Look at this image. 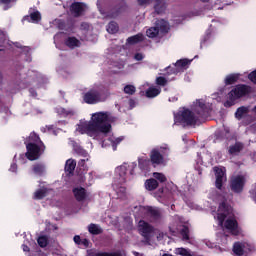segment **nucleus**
Here are the masks:
<instances>
[{
    "label": "nucleus",
    "instance_id": "f257e3e1",
    "mask_svg": "<svg viewBox=\"0 0 256 256\" xmlns=\"http://www.w3.org/2000/svg\"><path fill=\"white\" fill-rule=\"evenodd\" d=\"M111 118H109V112L94 113L91 120L84 122L78 126V131L82 135H97L98 133H110L111 132Z\"/></svg>",
    "mask_w": 256,
    "mask_h": 256
},
{
    "label": "nucleus",
    "instance_id": "f03ea898",
    "mask_svg": "<svg viewBox=\"0 0 256 256\" xmlns=\"http://www.w3.org/2000/svg\"><path fill=\"white\" fill-rule=\"evenodd\" d=\"M107 93L109 90L105 86H94L83 94L82 99L87 105H97V103H103L107 99Z\"/></svg>",
    "mask_w": 256,
    "mask_h": 256
},
{
    "label": "nucleus",
    "instance_id": "7ed1b4c3",
    "mask_svg": "<svg viewBox=\"0 0 256 256\" xmlns=\"http://www.w3.org/2000/svg\"><path fill=\"white\" fill-rule=\"evenodd\" d=\"M251 93V86L245 84H238L228 93V100L224 103L225 107H233L237 99L245 97Z\"/></svg>",
    "mask_w": 256,
    "mask_h": 256
},
{
    "label": "nucleus",
    "instance_id": "20e7f679",
    "mask_svg": "<svg viewBox=\"0 0 256 256\" xmlns=\"http://www.w3.org/2000/svg\"><path fill=\"white\" fill-rule=\"evenodd\" d=\"M174 121L175 123L184 125V127H193L197 125V121H199V118L195 116V113H193V111L189 109H184L174 115Z\"/></svg>",
    "mask_w": 256,
    "mask_h": 256
},
{
    "label": "nucleus",
    "instance_id": "39448f33",
    "mask_svg": "<svg viewBox=\"0 0 256 256\" xmlns=\"http://www.w3.org/2000/svg\"><path fill=\"white\" fill-rule=\"evenodd\" d=\"M26 157L29 161H37L39 157H41V151H45V148H43V145L39 146L33 142H29L26 145Z\"/></svg>",
    "mask_w": 256,
    "mask_h": 256
},
{
    "label": "nucleus",
    "instance_id": "423d86ee",
    "mask_svg": "<svg viewBox=\"0 0 256 256\" xmlns=\"http://www.w3.org/2000/svg\"><path fill=\"white\" fill-rule=\"evenodd\" d=\"M230 189L233 193H243L245 189V176L237 175L230 180Z\"/></svg>",
    "mask_w": 256,
    "mask_h": 256
},
{
    "label": "nucleus",
    "instance_id": "0eeeda50",
    "mask_svg": "<svg viewBox=\"0 0 256 256\" xmlns=\"http://www.w3.org/2000/svg\"><path fill=\"white\" fill-rule=\"evenodd\" d=\"M213 170L216 177L215 187L221 191V189H223V181H227V169H225V167L215 166Z\"/></svg>",
    "mask_w": 256,
    "mask_h": 256
},
{
    "label": "nucleus",
    "instance_id": "6e6552de",
    "mask_svg": "<svg viewBox=\"0 0 256 256\" xmlns=\"http://www.w3.org/2000/svg\"><path fill=\"white\" fill-rule=\"evenodd\" d=\"M231 205L227 204V202L223 201L219 204L217 219L219 221V225H223L225 223V219H227L228 215H231Z\"/></svg>",
    "mask_w": 256,
    "mask_h": 256
},
{
    "label": "nucleus",
    "instance_id": "1a4fd4ad",
    "mask_svg": "<svg viewBox=\"0 0 256 256\" xmlns=\"http://www.w3.org/2000/svg\"><path fill=\"white\" fill-rule=\"evenodd\" d=\"M145 213L149 217L152 223H159L161 219H163V213L161 212L160 208L153 207V206H146Z\"/></svg>",
    "mask_w": 256,
    "mask_h": 256
},
{
    "label": "nucleus",
    "instance_id": "9d476101",
    "mask_svg": "<svg viewBox=\"0 0 256 256\" xmlns=\"http://www.w3.org/2000/svg\"><path fill=\"white\" fill-rule=\"evenodd\" d=\"M224 227L230 231L231 235H234V237L241 235V227H239V222H237L235 218H228L224 222Z\"/></svg>",
    "mask_w": 256,
    "mask_h": 256
},
{
    "label": "nucleus",
    "instance_id": "9b49d317",
    "mask_svg": "<svg viewBox=\"0 0 256 256\" xmlns=\"http://www.w3.org/2000/svg\"><path fill=\"white\" fill-rule=\"evenodd\" d=\"M137 168V164L133 163L131 165L124 164L122 166H119L116 171L119 175V177L122 178V181L125 183L127 181V171H129V175L133 176L135 175V169Z\"/></svg>",
    "mask_w": 256,
    "mask_h": 256
},
{
    "label": "nucleus",
    "instance_id": "f8f14e48",
    "mask_svg": "<svg viewBox=\"0 0 256 256\" xmlns=\"http://www.w3.org/2000/svg\"><path fill=\"white\" fill-rule=\"evenodd\" d=\"M138 231L146 241H149L151 239V233H153L154 228L148 222L140 220L138 224Z\"/></svg>",
    "mask_w": 256,
    "mask_h": 256
},
{
    "label": "nucleus",
    "instance_id": "ddd939ff",
    "mask_svg": "<svg viewBox=\"0 0 256 256\" xmlns=\"http://www.w3.org/2000/svg\"><path fill=\"white\" fill-rule=\"evenodd\" d=\"M150 161L154 167H157V165H163L165 163V158L159 149L154 148L150 152Z\"/></svg>",
    "mask_w": 256,
    "mask_h": 256
},
{
    "label": "nucleus",
    "instance_id": "4468645a",
    "mask_svg": "<svg viewBox=\"0 0 256 256\" xmlns=\"http://www.w3.org/2000/svg\"><path fill=\"white\" fill-rule=\"evenodd\" d=\"M126 9L127 4L121 2L107 12L106 17H109V19H117V17H119L121 13L125 12Z\"/></svg>",
    "mask_w": 256,
    "mask_h": 256
},
{
    "label": "nucleus",
    "instance_id": "2eb2a0df",
    "mask_svg": "<svg viewBox=\"0 0 256 256\" xmlns=\"http://www.w3.org/2000/svg\"><path fill=\"white\" fill-rule=\"evenodd\" d=\"M87 6L83 2H73L70 5V13L73 17H81L85 13V8Z\"/></svg>",
    "mask_w": 256,
    "mask_h": 256
},
{
    "label": "nucleus",
    "instance_id": "dca6fc26",
    "mask_svg": "<svg viewBox=\"0 0 256 256\" xmlns=\"http://www.w3.org/2000/svg\"><path fill=\"white\" fill-rule=\"evenodd\" d=\"M72 193L78 203H81L87 199V190L84 187L73 188Z\"/></svg>",
    "mask_w": 256,
    "mask_h": 256
},
{
    "label": "nucleus",
    "instance_id": "f3484780",
    "mask_svg": "<svg viewBox=\"0 0 256 256\" xmlns=\"http://www.w3.org/2000/svg\"><path fill=\"white\" fill-rule=\"evenodd\" d=\"M152 162L148 158H138V167L141 171H145V173H149L151 171Z\"/></svg>",
    "mask_w": 256,
    "mask_h": 256
},
{
    "label": "nucleus",
    "instance_id": "a211bd4d",
    "mask_svg": "<svg viewBox=\"0 0 256 256\" xmlns=\"http://www.w3.org/2000/svg\"><path fill=\"white\" fill-rule=\"evenodd\" d=\"M196 113L202 119H205V117H209V108H207L205 102H198V106L196 107Z\"/></svg>",
    "mask_w": 256,
    "mask_h": 256
},
{
    "label": "nucleus",
    "instance_id": "6ab92c4d",
    "mask_svg": "<svg viewBox=\"0 0 256 256\" xmlns=\"http://www.w3.org/2000/svg\"><path fill=\"white\" fill-rule=\"evenodd\" d=\"M88 256H125V253L121 250L116 252H95L93 250H89Z\"/></svg>",
    "mask_w": 256,
    "mask_h": 256
},
{
    "label": "nucleus",
    "instance_id": "aec40b11",
    "mask_svg": "<svg viewBox=\"0 0 256 256\" xmlns=\"http://www.w3.org/2000/svg\"><path fill=\"white\" fill-rule=\"evenodd\" d=\"M75 167H77V161L73 159L67 160L64 168L66 175L69 177L73 176L75 173Z\"/></svg>",
    "mask_w": 256,
    "mask_h": 256
},
{
    "label": "nucleus",
    "instance_id": "412c9836",
    "mask_svg": "<svg viewBox=\"0 0 256 256\" xmlns=\"http://www.w3.org/2000/svg\"><path fill=\"white\" fill-rule=\"evenodd\" d=\"M154 10L157 15H162L167 10V2L165 0H155Z\"/></svg>",
    "mask_w": 256,
    "mask_h": 256
},
{
    "label": "nucleus",
    "instance_id": "4be33fe9",
    "mask_svg": "<svg viewBox=\"0 0 256 256\" xmlns=\"http://www.w3.org/2000/svg\"><path fill=\"white\" fill-rule=\"evenodd\" d=\"M145 40V36L142 33H138L134 36H130L127 38L128 45H137V43H141Z\"/></svg>",
    "mask_w": 256,
    "mask_h": 256
},
{
    "label": "nucleus",
    "instance_id": "5701e85b",
    "mask_svg": "<svg viewBox=\"0 0 256 256\" xmlns=\"http://www.w3.org/2000/svg\"><path fill=\"white\" fill-rule=\"evenodd\" d=\"M243 143L242 142H236L234 145H231L229 147L228 153L229 155H237V153H241L243 151Z\"/></svg>",
    "mask_w": 256,
    "mask_h": 256
},
{
    "label": "nucleus",
    "instance_id": "b1692460",
    "mask_svg": "<svg viewBox=\"0 0 256 256\" xmlns=\"http://www.w3.org/2000/svg\"><path fill=\"white\" fill-rule=\"evenodd\" d=\"M65 45L66 47H69V49H75V47H79V45H81V42L74 36H70L65 40Z\"/></svg>",
    "mask_w": 256,
    "mask_h": 256
},
{
    "label": "nucleus",
    "instance_id": "393cba45",
    "mask_svg": "<svg viewBox=\"0 0 256 256\" xmlns=\"http://www.w3.org/2000/svg\"><path fill=\"white\" fill-rule=\"evenodd\" d=\"M159 95H161V88L149 87L146 90V97H148V99H154V97H157Z\"/></svg>",
    "mask_w": 256,
    "mask_h": 256
},
{
    "label": "nucleus",
    "instance_id": "a878e982",
    "mask_svg": "<svg viewBox=\"0 0 256 256\" xmlns=\"http://www.w3.org/2000/svg\"><path fill=\"white\" fill-rule=\"evenodd\" d=\"M145 187L148 191H155L159 187V182L155 178L146 180Z\"/></svg>",
    "mask_w": 256,
    "mask_h": 256
},
{
    "label": "nucleus",
    "instance_id": "bb28decb",
    "mask_svg": "<svg viewBox=\"0 0 256 256\" xmlns=\"http://www.w3.org/2000/svg\"><path fill=\"white\" fill-rule=\"evenodd\" d=\"M32 171L35 175H43L45 173V164L43 163H36L32 166Z\"/></svg>",
    "mask_w": 256,
    "mask_h": 256
},
{
    "label": "nucleus",
    "instance_id": "cd10ccee",
    "mask_svg": "<svg viewBox=\"0 0 256 256\" xmlns=\"http://www.w3.org/2000/svg\"><path fill=\"white\" fill-rule=\"evenodd\" d=\"M88 231L91 233V235H101V233H103V229L94 223L88 226Z\"/></svg>",
    "mask_w": 256,
    "mask_h": 256
},
{
    "label": "nucleus",
    "instance_id": "c85d7f7f",
    "mask_svg": "<svg viewBox=\"0 0 256 256\" xmlns=\"http://www.w3.org/2000/svg\"><path fill=\"white\" fill-rule=\"evenodd\" d=\"M87 161H89V159H81L78 162V169H79V173L80 175H85V173H87L89 167H87Z\"/></svg>",
    "mask_w": 256,
    "mask_h": 256
},
{
    "label": "nucleus",
    "instance_id": "c756f323",
    "mask_svg": "<svg viewBox=\"0 0 256 256\" xmlns=\"http://www.w3.org/2000/svg\"><path fill=\"white\" fill-rule=\"evenodd\" d=\"M239 81V74H230L225 78V85H235Z\"/></svg>",
    "mask_w": 256,
    "mask_h": 256
},
{
    "label": "nucleus",
    "instance_id": "7c9ffc66",
    "mask_svg": "<svg viewBox=\"0 0 256 256\" xmlns=\"http://www.w3.org/2000/svg\"><path fill=\"white\" fill-rule=\"evenodd\" d=\"M107 31L111 34V35H115V33H117V31H119V24H117V22L115 21H111L109 22V24L107 25Z\"/></svg>",
    "mask_w": 256,
    "mask_h": 256
},
{
    "label": "nucleus",
    "instance_id": "2f4dec72",
    "mask_svg": "<svg viewBox=\"0 0 256 256\" xmlns=\"http://www.w3.org/2000/svg\"><path fill=\"white\" fill-rule=\"evenodd\" d=\"M37 243H38L39 247H41L42 249H45V247H47V245H49V236H47V235L39 236L37 239Z\"/></svg>",
    "mask_w": 256,
    "mask_h": 256
},
{
    "label": "nucleus",
    "instance_id": "473e14b6",
    "mask_svg": "<svg viewBox=\"0 0 256 256\" xmlns=\"http://www.w3.org/2000/svg\"><path fill=\"white\" fill-rule=\"evenodd\" d=\"M146 35L147 37H149L150 39H155V37H157V35H159V27H151L146 31Z\"/></svg>",
    "mask_w": 256,
    "mask_h": 256
},
{
    "label": "nucleus",
    "instance_id": "72a5a7b5",
    "mask_svg": "<svg viewBox=\"0 0 256 256\" xmlns=\"http://www.w3.org/2000/svg\"><path fill=\"white\" fill-rule=\"evenodd\" d=\"M45 197H47V188H41L38 189L35 193H34V199H45Z\"/></svg>",
    "mask_w": 256,
    "mask_h": 256
},
{
    "label": "nucleus",
    "instance_id": "f704fd0d",
    "mask_svg": "<svg viewBox=\"0 0 256 256\" xmlns=\"http://www.w3.org/2000/svg\"><path fill=\"white\" fill-rule=\"evenodd\" d=\"M167 25L168 23L164 19L156 22V27H158L159 31H162V33H167Z\"/></svg>",
    "mask_w": 256,
    "mask_h": 256
},
{
    "label": "nucleus",
    "instance_id": "c9c22d12",
    "mask_svg": "<svg viewBox=\"0 0 256 256\" xmlns=\"http://www.w3.org/2000/svg\"><path fill=\"white\" fill-rule=\"evenodd\" d=\"M245 113H247V107H239L235 112L236 119H243V115H245Z\"/></svg>",
    "mask_w": 256,
    "mask_h": 256
},
{
    "label": "nucleus",
    "instance_id": "e433bc0d",
    "mask_svg": "<svg viewBox=\"0 0 256 256\" xmlns=\"http://www.w3.org/2000/svg\"><path fill=\"white\" fill-rule=\"evenodd\" d=\"M233 252L235 253V255H243L244 250H243V246H241V244L239 242H236L233 246Z\"/></svg>",
    "mask_w": 256,
    "mask_h": 256
},
{
    "label": "nucleus",
    "instance_id": "4c0bfd02",
    "mask_svg": "<svg viewBox=\"0 0 256 256\" xmlns=\"http://www.w3.org/2000/svg\"><path fill=\"white\" fill-rule=\"evenodd\" d=\"M189 63H191V61H189V59H180V60H177V62L175 63V67L183 69V68L187 67V65H189Z\"/></svg>",
    "mask_w": 256,
    "mask_h": 256
},
{
    "label": "nucleus",
    "instance_id": "58836bf2",
    "mask_svg": "<svg viewBox=\"0 0 256 256\" xmlns=\"http://www.w3.org/2000/svg\"><path fill=\"white\" fill-rule=\"evenodd\" d=\"M137 91V88H135L133 85L128 84L124 87V93L126 95H135V92Z\"/></svg>",
    "mask_w": 256,
    "mask_h": 256
},
{
    "label": "nucleus",
    "instance_id": "ea45409f",
    "mask_svg": "<svg viewBox=\"0 0 256 256\" xmlns=\"http://www.w3.org/2000/svg\"><path fill=\"white\" fill-rule=\"evenodd\" d=\"M30 19L34 23H39L41 21V12L40 11H35L30 14Z\"/></svg>",
    "mask_w": 256,
    "mask_h": 256
},
{
    "label": "nucleus",
    "instance_id": "a19ab883",
    "mask_svg": "<svg viewBox=\"0 0 256 256\" xmlns=\"http://www.w3.org/2000/svg\"><path fill=\"white\" fill-rule=\"evenodd\" d=\"M180 234L182 235L183 241H189V227L183 226V228L180 231Z\"/></svg>",
    "mask_w": 256,
    "mask_h": 256
},
{
    "label": "nucleus",
    "instance_id": "79ce46f5",
    "mask_svg": "<svg viewBox=\"0 0 256 256\" xmlns=\"http://www.w3.org/2000/svg\"><path fill=\"white\" fill-rule=\"evenodd\" d=\"M74 151L75 153H77V155H80L81 157H87V151L81 146H74Z\"/></svg>",
    "mask_w": 256,
    "mask_h": 256
},
{
    "label": "nucleus",
    "instance_id": "37998d69",
    "mask_svg": "<svg viewBox=\"0 0 256 256\" xmlns=\"http://www.w3.org/2000/svg\"><path fill=\"white\" fill-rule=\"evenodd\" d=\"M153 177L156 181H160V183H165V181H167V177L164 176L163 173L156 172L153 174Z\"/></svg>",
    "mask_w": 256,
    "mask_h": 256
},
{
    "label": "nucleus",
    "instance_id": "c03bdc74",
    "mask_svg": "<svg viewBox=\"0 0 256 256\" xmlns=\"http://www.w3.org/2000/svg\"><path fill=\"white\" fill-rule=\"evenodd\" d=\"M176 254L177 255H181V256H193L191 255V252H189L187 249L185 248H178L176 250Z\"/></svg>",
    "mask_w": 256,
    "mask_h": 256
},
{
    "label": "nucleus",
    "instance_id": "a18cd8bd",
    "mask_svg": "<svg viewBox=\"0 0 256 256\" xmlns=\"http://www.w3.org/2000/svg\"><path fill=\"white\" fill-rule=\"evenodd\" d=\"M176 254L177 255H181V256H193L191 255V252H189L187 249L185 248H178L176 250Z\"/></svg>",
    "mask_w": 256,
    "mask_h": 256
},
{
    "label": "nucleus",
    "instance_id": "49530a36",
    "mask_svg": "<svg viewBox=\"0 0 256 256\" xmlns=\"http://www.w3.org/2000/svg\"><path fill=\"white\" fill-rule=\"evenodd\" d=\"M156 85H159L160 87H165L167 85V80L163 76H159L156 78Z\"/></svg>",
    "mask_w": 256,
    "mask_h": 256
},
{
    "label": "nucleus",
    "instance_id": "de8ad7c7",
    "mask_svg": "<svg viewBox=\"0 0 256 256\" xmlns=\"http://www.w3.org/2000/svg\"><path fill=\"white\" fill-rule=\"evenodd\" d=\"M30 139H31L32 141H35V143H40V144L42 145L43 149H45V144H43V142L41 141V138L39 137V135H37V134H32V135L30 136Z\"/></svg>",
    "mask_w": 256,
    "mask_h": 256
},
{
    "label": "nucleus",
    "instance_id": "09e8293b",
    "mask_svg": "<svg viewBox=\"0 0 256 256\" xmlns=\"http://www.w3.org/2000/svg\"><path fill=\"white\" fill-rule=\"evenodd\" d=\"M248 79L256 85V69L248 74Z\"/></svg>",
    "mask_w": 256,
    "mask_h": 256
},
{
    "label": "nucleus",
    "instance_id": "8fccbe9b",
    "mask_svg": "<svg viewBox=\"0 0 256 256\" xmlns=\"http://www.w3.org/2000/svg\"><path fill=\"white\" fill-rule=\"evenodd\" d=\"M140 7H147L151 3V0H137Z\"/></svg>",
    "mask_w": 256,
    "mask_h": 256
},
{
    "label": "nucleus",
    "instance_id": "3c124183",
    "mask_svg": "<svg viewBox=\"0 0 256 256\" xmlns=\"http://www.w3.org/2000/svg\"><path fill=\"white\" fill-rule=\"evenodd\" d=\"M6 34L0 30V47L2 46V43H5ZM0 51H3V49H0Z\"/></svg>",
    "mask_w": 256,
    "mask_h": 256
},
{
    "label": "nucleus",
    "instance_id": "603ef678",
    "mask_svg": "<svg viewBox=\"0 0 256 256\" xmlns=\"http://www.w3.org/2000/svg\"><path fill=\"white\" fill-rule=\"evenodd\" d=\"M134 59H135L136 61H143V59H145V56H144L142 53H136V54L134 55Z\"/></svg>",
    "mask_w": 256,
    "mask_h": 256
},
{
    "label": "nucleus",
    "instance_id": "864d4df0",
    "mask_svg": "<svg viewBox=\"0 0 256 256\" xmlns=\"http://www.w3.org/2000/svg\"><path fill=\"white\" fill-rule=\"evenodd\" d=\"M65 27H67V24H65V21L60 20L58 22V29H60L61 31H63V29H65Z\"/></svg>",
    "mask_w": 256,
    "mask_h": 256
},
{
    "label": "nucleus",
    "instance_id": "5fc2aeb1",
    "mask_svg": "<svg viewBox=\"0 0 256 256\" xmlns=\"http://www.w3.org/2000/svg\"><path fill=\"white\" fill-rule=\"evenodd\" d=\"M10 171L12 173H17V165L15 163L11 164Z\"/></svg>",
    "mask_w": 256,
    "mask_h": 256
},
{
    "label": "nucleus",
    "instance_id": "6e6d98bb",
    "mask_svg": "<svg viewBox=\"0 0 256 256\" xmlns=\"http://www.w3.org/2000/svg\"><path fill=\"white\" fill-rule=\"evenodd\" d=\"M128 104H129L130 109H133L135 107V100L134 99H130L128 101Z\"/></svg>",
    "mask_w": 256,
    "mask_h": 256
},
{
    "label": "nucleus",
    "instance_id": "4d7b16f0",
    "mask_svg": "<svg viewBox=\"0 0 256 256\" xmlns=\"http://www.w3.org/2000/svg\"><path fill=\"white\" fill-rule=\"evenodd\" d=\"M74 242L77 243V245H79L81 243V236H74Z\"/></svg>",
    "mask_w": 256,
    "mask_h": 256
},
{
    "label": "nucleus",
    "instance_id": "13d9d810",
    "mask_svg": "<svg viewBox=\"0 0 256 256\" xmlns=\"http://www.w3.org/2000/svg\"><path fill=\"white\" fill-rule=\"evenodd\" d=\"M81 29H89V24L87 22H82Z\"/></svg>",
    "mask_w": 256,
    "mask_h": 256
},
{
    "label": "nucleus",
    "instance_id": "bf43d9fd",
    "mask_svg": "<svg viewBox=\"0 0 256 256\" xmlns=\"http://www.w3.org/2000/svg\"><path fill=\"white\" fill-rule=\"evenodd\" d=\"M22 247H23V251H25L26 253H29V251H30L29 246L23 244Z\"/></svg>",
    "mask_w": 256,
    "mask_h": 256
},
{
    "label": "nucleus",
    "instance_id": "052dcab7",
    "mask_svg": "<svg viewBox=\"0 0 256 256\" xmlns=\"http://www.w3.org/2000/svg\"><path fill=\"white\" fill-rule=\"evenodd\" d=\"M12 0H0V3H2V5H9V3H11Z\"/></svg>",
    "mask_w": 256,
    "mask_h": 256
},
{
    "label": "nucleus",
    "instance_id": "680f3d73",
    "mask_svg": "<svg viewBox=\"0 0 256 256\" xmlns=\"http://www.w3.org/2000/svg\"><path fill=\"white\" fill-rule=\"evenodd\" d=\"M121 141H123V138H116L113 143H115L116 145H119V143H121Z\"/></svg>",
    "mask_w": 256,
    "mask_h": 256
},
{
    "label": "nucleus",
    "instance_id": "e2e57ef3",
    "mask_svg": "<svg viewBox=\"0 0 256 256\" xmlns=\"http://www.w3.org/2000/svg\"><path fill=\"white\" fill-rule=\"evenodd\" d=\"M117 145H119V144H115V142H112L113 151H117Z\"/></svg>",
    "mask_w": 256,
    "mask_h": 256
},
{
    "label": "nucleus",
    "instance_id": "0e129e2a",
    "mask_svg": "<svg viewBox=\"0 0 256 256\" xmlns=\"http://www.w3.org/2000/svg\"><path fill=\"white\" fill-rule=\"evenodd\" d=\"M225 133H226L227 135H229V129H225ZM227 135H226V138L229 139V137H227Z\"/></svg>",
    "mask_w": 256,
    "mask_h": 256
},
{
    "label": "nucleus",
    "instance_id": "69168bd1",
    "mask_svg": "<svg viewBox=\"0 0 256 256\" xmlns=\"http://www.w3.org/2000/svg\"><path fill=\"white\" fill-rule=\"evenodd\" d=\"M174 75H177V70H172V72Z\"/></svg>",
    "mask_w": 256,
    "mask_h": 256
},
{
    "label": "nucleus",
    "instance_id": "338daca9",
    "mask_svg": "<svg viewBox=\"0 0 256 256\" xmlns=\"http://www.w3.org/2000/svg\"><path fill=\"white\" fill-rule=\"evenodd\" d=\"M159 193H163L164 189L163 188H159Z\"/></svg>",
    "mask_w": 256,
    "mask_h": 256
},
{
    "label": "nucleus",
    "instance_id": "774afa93",
    "mask_svg": "<svg viewBox=\"0 0 256 256\" xmlns=\"http://www.w3.org/2000/svg\"><path fill=\"white\" fill-rule=\"evenodd\" d=\"M134 255L139 256V252H134Z\"/></svg>",
    "mask_w": 256,
    "mask_h": 256
}]
</instances>
